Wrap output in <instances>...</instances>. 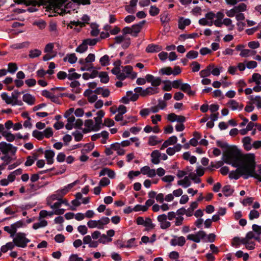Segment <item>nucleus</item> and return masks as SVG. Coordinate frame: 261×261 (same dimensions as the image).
<instances>
[{
	"instance_id": "f257e3e1",
	"label": "nucleus",
	"mask_w": 261,
	"mask_h": 261,
	"mask_svg": "<svg viewBox=\"0 0 261 261\" xmlns=\"http://www.w3.org/2000/svg\"><path fill=\"white\" fill-rule=\"evenodd\" d=\"M251 154H242L237 147H233L223 153L222 159L224 163L237 168L230 172L229 177L230 179L237 180L241 176L245 179L249 178Z\"/></svg>"
},
{
	"instance_id": "f03ea898",
	"label": "nucleus",
	"mask_w": 261,
	"mask_h": 261,
	"mask_svg": "<svg viewBox=\"0 0 261 261\" xmlns=\"http://www.w3.org/2000/svg\"><path fill=\"white\" fill-rule=\"evenodd\" d=\"M73 1H69V0H53L51 2V4L54 8L53 12L54 13H56L55 11L56 8H61V7H64L67 10L68 9H71L73 10H75V4L77 5H80L81 4H79L77 3H75L73 1V0H71Z\"/></svg>"
},
{
	"instance_id": "7ed1b4c3",
	"label": "nucleus",
	"mask_w": 261,
	"mask_h": 261,
	"mask_svg": "<svg viewBox=\"0 0 261 261\" xmlns=\"http://www.w3.org/2000/svg\"><path fill=\"white\" fill-rule=\"evenodd\" d=\"M13 237V241L16 246L21 248H25L31 240L26 238V234L24 232H18Z\"/></svg>"
},
{
	"instance_id": "20e7f679",
	"label": "nucleus",
	"mask_w": 261,
	"mask_h": 261,
	"mask_svg": "<svg viewBox=\"0 0 261 261\" xmlns=\"http://www.w3.org/2000/svg\"><path fill=\"white\" fill-rule=\"evenodd\" d=\"M17 150V147L14 146L12 144L7 143L6 142H0V151L5 155L11 153L12 155H15Z\"/></svg>"
},
{
	"instance_id": "39448f33",
	"label": "nucleus",
	"mask_w": 261,
	"mask_h": 261,
	"mask_svg": "<svg viewBox=\"0 0 261 261\" xmlns=\"http://www.w3.org/2000/svg\"><path fill=\"white\" fill-rule=\"evenodd\" d=\"M249 177H253L255 179H257L259 181L261 182V176L256 172V162L255 160V155L253 153L251 154L250 161L249 162Z\"/></svg>"
},
{
	"instance_id": "423d86ee",
	"label": "nucleus",
	"mask_w": 261,
	"mask_h": 261,
	"mask_svg": "<svg viewBox=\"0 0 261 261\" xmlns=\"http://www.w3.org/2000/svg\"><path fill=\"white\" fill-rule=\"evenodd\" d=\"M145 77L147 82L148 83H150L151 85L153 87H154V88H157L156 87L160 86L161 83L163 82L160 77H155L152 74H148L146 75Z\"/></svg>"
},
{
	"instance_id": "0eeeda50",
	"label": "nucleus",
	"mask_w": 261,
	"mask_h": 261,
	"mask_svg": "<svg viewBox=\"0 0 261 261\" xmlns=\"http://www.w3.org/2000/svg\"><path fill=\"white\" fill-rule=\"evenodd\" d=\"M174 238L172 239L170 241V245L173 246L178 245L179 246H183L186 243V239L184 237L180 236L177 237V236H174Z\"/></svg>"
},
{
	"instance_id": "6e6552de",
	"label": "nucleus",
	"mask_w": 261,
	"mask_h": 261,
	"mask_svg": "<svg viewBox=\"0 0 261 261\" xmlns=\"http://www.w3.org/2000/svg\"><path fill=\"white\" fill-rule=\"evenodd\" d=\"M146 23V20H142L139 23L133 24L132 26V30L133 32V36L136 37L138 36V33L141 31L143 25Z\"/></svg>"
},
{
	"instance_id": "1a4fd4ad",
	"label": "nucleus",
	"mask_w": 261,
	"mask_h": 261,
	"mask_svg": "<svg viewBox=\"0 0 261 261\" xmlns=\"http://www.w3.org/2000/svg\"><path fill=\"white\" fill-rule=\"evenodd\" d=\"M44 155L47 161V164L49 165L53 164L54 162L55 151L53 150H46L44 152Z\"/></svg>"
},
{
	"instance_id": "9d476101",
	"label": "nucleus",
	"mask_w": 261,
	"mask_h": 261,
	"mask_svg": "<svg viewBox=\"0 0 261 261\" xmlns=\"http://www.w3.org/2000/svg\"><path fill=\"white\" fill-rule=\"evenodd\" d=\"M162 49V47L160 45L154 44H150L148 45L146 48V51L147 53H158Z\"/></svg>"
},
{
	"instance_id": "9b49d317",
	"label": "nucleus",
	"mask_w": 261,
	"mask_h": 261,
	"mask_svg": "<svg viewBox=\"0 0 261 261\" xmlns=\"http://www.w3.org/2000/svg\"><path fill=\"white\" fill-rule=\"evenodd\" d=\"M161 156V152L158 150H153L151 153V162L154 164H158L160 163L159 158Z\"/></svg>"
},
{
	"instance_id": "f8f14e48",
	"label": "nucleus",
	"mask_w": 261,
	"mask_h": 261,
	"mask_svg": "<svg viewBox=\"0 0 261 261\" xmlns=\"http://www.w3.org/2000/svg\"><path fill=\"white\" fill-rule=\"evenodd\" d=\"M191 23V20L188 18H184V17H180L178 20V28L180 30H184L186 26L190 25Z\"/></svg>"
},
{
	"instance_id": "ddd939ff",
	"label": "nucleus",
	"mask_w": 261,
	"mask_h": 261,
	"mask_svg": "<svg viewBox=\"0 0 261 261\" xmlns=\"http://www.w3.org/2000/svg\"><path fill=\"white\" fill-rule=\"evenodd\" d=\"M251 140L250 137H245L242 139L244 148L246 151L251 150L252 147V145L251 144Z\"/></svg>"
},
{
	"instance_id": "4468645a",
	"label": "nucleus",
	"mask_w": 261,
	"mask_h": 261,
	"mask_svg": "<svg viewBox=\"0 0 261 261\" xmlns=\"http://www.w3.org/2000/svg\"><path fill=\"white\" fill-rule=\"evenodd\" d=\"M158 89V88H153L151 87H149L147 88L146 89H144L143 93H142L141 96L145 97L147 95H152L155 93H158L159 92Z\"/></svg>"
},
{
	"instance_id": "2eb2a0df",
	"label": "nucleus",
	"mask_w": 261,
	"mask_h": 261,
	"mask_svg": "<svg viewBox=\"0 0 261 261\" xmlns=\"http://www.w3.org/2000/svg\"><path fill=\"white\" fill-rule=\"evenodd\" d=\"M206 237V233L203 230H200L195 234L194 242L198 243L200 242V239L204 241Z\"/></svg>"
},
{
	"instance_id": "dca6fc26",
	"label": "nucleus",
	"mask_w": 261,
	"mask_h": 261,
	"mask_svg": "<svg viewBox=\"0 0 261 261\" xmlns=\"http://www.w3.org/2000/svg\"><path fill=\"white\" fill-rule=\"evenodd\" d=\"M23 101L27 103L29 105H33L34 103L35 99L30 94H25L22 97Z\"/></svg>"
},
{
	"instance_id": "f3484780",
	"label": "nucleus",
	"mask_w": 261,
	"mask_h": 261,
	"mask_svg": "<svg viewBox=\"0 0 261 261\" xmlns=\"http://www.w3.org/2000/svg\"><path fill=\"white\" fill-rule=\"evenodd\" d=\"M55 11H56V13H55L54 15H49V17L56 16L58 14L63 16L66 13H70V10H67L64 7H61V8H56Z\"/></svg>"
},
{
	"instance_id": "a211bd4d",
	"label": "nucleus",
	"mask_w": 261,
	"mask_h": 261,
	"mask_svg": "<svg viewBox=\"0 0 261 261\" xmlns=\"http://www.w3.org/2000/svg\"><path fill=\"white\" fill-rule=\"evenodd\" d=\"M48 29L50 32L53 33L54 36H57L58 35L56 22L53 20L50 21L48 26Z\"/></svg>"
},
{
	"instance_id": "6ab92c4d",
	"label": "nucleus",
	"mask_w": 261,
	"mask_h": 261,
	"mask_svg": "<svg viewBox=\"0 0 261 261\" xmlns=\"http://www.w3.org/2000/svg\"><path fill=\"white\" fill-rule=\"evenodd\" d=\"M234 190L231 189L230 185H226L222 189V192L226 197H229L232 195Z\"/></svg>"
},
{
	"instance_id": "aec40b11",
	"label": "nucleus",
	"mask_w": 261,
	"mask_h": 261,
	"mask_svg": "<svg viewBox=\"0 0 261 261\" xmlns=\"http://www.w3.org/2000/svg\"><path fill=\"white\" fill-rule=\"evenodd\" d=\"M198 203L196 201L192 202L190 206V207L187 210L186 216L187 217H191L193 215V211L197 207Z\"/></svg>"
},
{
	"instance_id": "412c9836",
	"label": "nucleus",
	"mask_w": 261,
	"mask_h": 261,
	"mask_svg": "<svg viewBox=\"0 0 261 261\" xmlns=\"http://www.w3.org/2000/svg\"><path fill=\"white\" fill-rule=\"evenodd\" d=\"M25 225V223L23 221V220H19L17 221L16 222L11 225V227L13 228V231L15 233H17V228L23 227Z\"/></svg>"
},
{
	"instance_id": "4be33fe9",
	"label": "nucleus",
	"mask_w": 261,
	"mask_h": 261,
	"mask_svg": "<svg viewBox=\"0 0 261 261\" xmlns=\"http://www.w3.org/2000/svg\"><path fill=\"white\" fill-rule=\"evenodd\" d=\"M256 51L255 50H251L248 49H243L240 54V56L242 57H247L252 56L256 54Z\"/></svg>"
},
{
	"instance_id": "5701e85b",
	"label": "nucleus",
	"mask_w": 261,
	"mask_h": 261,
	"mask_svg": "<svg viewBox=\"0 0 261 261\" xmlns=\"http://www.w3.org/2000/svg\"><path fill=\"white\" fill-rule=\"evenodd\" d=\"M99 77L100 78V82L102 83H108L110 80L109 76L107 72L102 71L99 72Z\"/></svg>"
},
{
	"instance_id": "b1692460",
	"label": "nucleus",
	"mask_w": 261,
	"mask_h": 261,
	"mask_svg": "<svg viewBox=\"0 0 261 261\" xmlns=\"http://www.w3.org/2000/svg\"><path fill=\"white\" fill-rule=\"evenodd\" d=\"M157 136H151L149 138L148 140V144L151 146L156 145L163 141V140H157Z\"/></svg>"
},
{
	"instance_id": "393cba45",
	"label": "nucleus",
	"mask_w": 261,
	"mask_h": 261,
	"mask_svg": "<svg viewBox=\"0 0 261 261\" xmlns=\"http://www.w3.org/2000/svg\"><path fill=\"white\" fill-rule=\"evenodd\" d=\"M216 143H217V145L218 146H219L222 148L227 149V150L225 151H224L223 152V153L224 152H226L227 151L229 150V149H230L233 147H237L236 146H230L228 143H227L226 142H223L220 140L217 141Z\"/></svg>"
},
{
	"instance_id": "a878e982",
	"label": "nucleus",
	"mask_w": 261,
	"mask_h": 261,
	"mask_svg": "<svg viewBox=\"0 0 261 261\" xmlns=\"http://www.w3.org/2000/svg\"><path fill=\"white\" fill-rule=\"evenodd\" d=\"M2 135L8 142H13L15 139V136L10 132H4Z\"/></svg>"
},
{
	"instance_id": "bb28decb",
	"label": "nucleus",
	"mask_w": 261,
	"mask_h": 261,
	"mask_svg": "<svg viewBox=\"0 0 261 261\" xmlns=\"http://www.w3.org/2000/svg\"><path fill=\"white\" fill-rule=\"evenodd\" d=\"M101 66H107L110 64V58L108 55H105L100 58L99 60Z\"/></svg>"
},
{
	"instance_id": "cd10ccee",
	"label": "nucleus",
	"mask_w": 261,
	"mask_h": 261,
	"mask_svg": "<svg viewBox=\"0 0 261 261\" xmlns=\"http://www.w3.org/2000/svg\"><path fill=\"white\" fill-rule=\"evenodd\" d=\"M1 159L4 161L3 165L6 166L9 165L13 161V157L11 156L9 154H5L4 156H1Z\"/></svg>"
},
{
	"instance_id": "c85d7f7f",
	"label": "nucleus",
	"mask_w": 261,
	"mask_h": 261,
	"mask_svg": "<svg viewBox=\"0 0 261 261\" xmlns=\"http://www.w3.org/2000/svg\"><path fill=\"white\" fill-rule=\"evenodd\" d=\"M29 45V42H23L20 43H16L12 45V48L16 49H21L25 47H28Z\"/></svg>"
},
{
	"instance_id": "c756f323",
	"label": "nucleus",
	"mask_w": 261,
	"mask_h": 261,
	"mask_svg": "<svg viewBox=\"0 0 261 261\" xmlns=\"http://www.w3.org/2000/svg\"><path fill=\"white\" fill-rule=\"evenodd\" d=\"M127 96L130 97V101H136L138 100L139 97V95L137 93H133L132 91H128L126 93Z\"/></svg>"
},
{
	"instance_id": "7c9ffc66",
	"label": "nucleus",
	"mask_w": 261,
	"mask_h": 261,
	"mask_svg": "<svg viewBox=\"0 0 261 261\" xmlns=\"http://www.w3.org/2000/svg\"><path fill=\"white\" fill-rule=\"evenodd\" d=\"M90 27L92 29L90 32L91 35L94 37L97 36L99 33V30L97 29L98 25L96 23H92Z\"/></svg>"
},
{
	"instance_id": "2f4dec72",
	"label": "nucleus",
	"mask_w": 261,
	"mask_h": 261,
	"mask_svg": "<svg viewBox=\"0 0 261 261\" xmlns=\"http://www.w3.org/2000/svg\"><path fill=\"white\" fill-rule=\"evenodd\" d=\"M8 72L11 73H15L18 69L17 65L15 63H9L8 65Z\"/></svg>"
},
{
	"instance_id": "473e14b6",
	"label": "nucleus",
	"mask_w": 261,
	"mask_h": 261,
	"mask_svg": "<svg viewBox=\"0 0 261 261\" xmlns=\"http://www.w3.org/2000/svg\"><path fill=\"white\" fill-rule=\"evenodd\" d=\"M84 148L81 150L82 154H84L86 152H88L92 150L94 147V144L93 143H87L84 145Z\"/></svg>"
},
{
	"instance_id": "72a5a7b5",
	"label": "nucleus",
	"mask_w": 261,
	"mask_h": 261,
	"mask_svg": "<svg viewBox=\"0 0 261 261\" xmlns=\"http://www.w3.org/2000/svg\"><path fill=\"white\" fill-rule=\"evenodd\" d=\"M47 225V221L43 220L40 221L39 222L35 223L33 225V228L34 229H37L40 227H43Z\"/></svg>"
},
{
	"instance_id": "f704fd0d",
	"label": "nucleus",
	"mask_w": 261,
	"mask_h": 261,
	"mask_svg": "<svg viewBox=\"0 0 261 261\" xmlns=\"http://www.w3.org/2000/svg\"><path fill=\"white\" fill-rule=\"evenodd\" d=\"M41 54V51L38 49H35L31 50L29 52V56L30 58H35L40 56Z\"/></svg>"
},
{
	"instance_id": "c9c22d12",
	"label": "nucleus",
	"mask_w": 261,
	"mask_h": 261,
	"mask_svg": "<svg viewBox=\"0 0 261 261\" xmlns=\"http://www.w3.org/2000/svg\"><path fill=\"white\" fill-rule=\"evenodd\" d=\"M159 73L163 75L165 74L169 75H171V74H173V70L171 67H167L165 68H163L161 69H160L159 71Z\"/></svg>"
},
{
	"instance_id": "e433bc0d",
	"label": "nucleus",
	"mask_w": 261,
	"mask_h": 261,
	"mask_svg": "<svg viewBox=\"0 0 261 261\" xmlns=\"http://www.w3.org/2000/svg\"><path fill=\"white\" fill-rule=\"evenodd\" d=\"M87 49L88 46L86 45V43L83 41V43L76 47L75 51L77 53H83L85 51H86L87 50Z\"/></svg>"
},
{
	"instance_id": "4c0bfd02",
	"label": "nucleus",
	"mask_w": 261,
	"mask_h": 261,
	"mask_svg": "<svg viewBox=\"0 0 261 261\" xmlns=\"http://www.w3.org/2000/svg\"><path fill=\"white\" fill-rule=\"evenodd\" d=\"M100 40V39L98 38H94V39H86L84 40V42L86 43V45H89L90 46L95 45L97 42Z\"/></svg>"
},
{
	"instance_id": "58836bf2",
	"label": "nucleus",
	"mask_w": 261,
	"mask_h": 261,
	"mask_svg": "<svg viewBox=\"0 0 261 261\" xmlns=\"http://www.w3.org/2000/svg\"><path fill=\"white\" fill-rule=\"evenodd\" d=\"M252 81L257 85L261 84V74L257 73H253L252 75Z\"/></svg>"
},
{
	"instance_id": "ea45409f",
	"label": "nucleus",
	"mask_w": 261,
	"mask_h": 261,
	"mask_svg": "<svg viewBox=\"0 0 261 261\" xmlns=\"http://www.w3.org/2000/svg\"><path fill=\"white\" fill-rule=\"evenodd\" d=\"M32 136L38 140H42L44 138L43 133L37 130L33 131Z\"/></svg>"
},
{
	"instance_id": "a19ab883",
	"label": "nucleus",
	"mask_w": 261,
	"mask_h": 261,
	"mask_svg": "<svg viewBox=\"0 0 261 261\" xmlns=\"http://www.w3.org/2000/svg\"><path fill=\"white\" fill-rule=\"evenodd\" d=\"M95 124L94 125V127L93 128V130L95 132L98 131L101 128V125L102 124V120L98 119L97 118H94Z\"/></svg>"
},
{
	"instance_id": "79ce46f5",
	"label": "nucleus",
	"mask_w": 261,
	"mask_h": 261,
	"mask_svg": "<svg viewBox=\"0 0 261 261\" xmlns=\"http://www.w3.org/2000/svg\"><path fill=\"white\" fill-rule=\"evenodd\" d=\"M249 219L250 220H252L254 219H257L259 217V213L258 211L253 210L250 211L249 215Z\"/></svg>"
},
{
	"instance_id": "37998d69",
	"label": "nucleus",
	"mask_w": 261,
	"mask_h": 261,
	"mask_svg": "<svg viewBox=\"0 0 261 261\" xmlns=\"http://www.w3.org/2000/svg\"><path fill=\"white\" fill-rule=\"evenodd\" d=\"M198 36H199L198 34L196 33H194L190 34H182L179 36V38H182V39L185 40L188 38H194Z\"/></svg>"
},
{
	"instance_id": "c03bdc74",
	"label": "nucleus",
	"mask_w": 261,
	"mask_h": 261,
	"mask_svg": "<svg viewBox=\"0 0 261 261\" xmlns=\"http://www.w3.org/2000/svg\"><path fill=\"white\" fill-rule=\"evenodd\" d=\"M149 14L152 16L157 15L160 12V9L156 6H151L149 10Z\"/></svg>"
},
{
	"instance_id": "a18cd8bd",
	"label": "nucleus",
	"mask_w": 261,
	"mask_h": 261,
	"mask_svg": "<svg viewBox=\"0 0 261 261\" xmlns=\"http://www.w3.org/2000/svg\"><path fill=\"white\" fill-rule=\"evenodd\" d=\"M198 55V53L195 50H190L186 55V57L189 59H196Z\"/></svg>"
},
{
	"instance_id": "49530a36",
	"label": "nucleus",
	"mask_w": 261,
	"mask_h": 261,
	"mask_svg": "<svg viewBox=\"0 0 261 261\" xmlns=\"http://www.w3.org/2000/svg\"><path fill=\"white\" fill-rule=\"evenodd\" d=\"M246 7H247V6L244 3H241L238 6L234 7L237 13H238L240 12H243V11H246Z\"/></svg>"
},
{
	"instance_id": "de8ad7c7",
	"label": "nucleus",
	"mask_w": 261,
	"mask_h": 261,
	"mask_svg": "<svg viewBox=\"0 0 261 261\" xmlns=\"http://www.w3.org/2000/svg\"><path fill=\"white\" fill-rule=\"evenodd\" d=\"M1 98L5 100L6 103L9 105L12 103V99L10 97L7 93L4 92L1 94Z\"/></svg>"
},
{
	"instance_id": "09e8293b",
	"label": "nucleus",
	"mask_w": 261,
	"mask_h": 261,
	"mask_svg": "<svg viewBox=\"0 0 261 261\" xmlns=\"http://www.w3.org/2000/svg\"><path fill=\"white\" fill-rule=\"evenodd\" d=\"M227 104L232 110L238 109L239 103L234 100H230Z\"/></svg>"
},
{
	"instance_id": "8fccbe9b",
	"label": "nucleus",
	"mask_w": 261,
	"mask_h": 261,
	"mask_svg": "<svg viewBox=\"0 0 261 261\" xmlns=\"http://www.w3.org/2000/svg\"><path fill=\"white\" fill-rule=\"evenodd\" d=\"M72 135L74 136L75 141L77 142L82 140L83 137V134L77 130L73 132Z\"/></svg>"
},
{
	"instance_id": "3c124183",
	"label": "nucleus",
	"mask_w": 261,
	"mask_h": 261,
	"mask_svg": "<svg viewBox=\"0 0 261 261\" xmlns=\"http://www.w3.org/2000/svg\"><path fill=\"white\" fill-rule=\"evenodd\" d=\"M44 137H46V138H49L51 137L53 134V129L51 127L46 128L43 132Z\"/></svg>"
},
{
	"instance_id": "603ef678",
	"label": "nucleus",
	"mask_w": 261,
	"mask_h": 261,
	"mask_svg": "<svg viewBox=\"0 0 261 261\" xmlns=\"http://www.w3.org/2000/svg\"><path fill=\"white\" fill-rule=\"evenodd\" d=\"M216 237V236L214 233H210L208 235L206 234V238H205L204 241L213 243V242H215Z\"/></svg>"
},
{
	"instance_id": "864d4df0",
	"label": "nucleus",
	"mask_w": 261,
	"mask_h": 261,
	"mask_svg": "<svg viewBox=\"0 0 261 261\" xmlns=\"http://www.w3.org/2000/svg\"><path fill=\"white\" fill-rule=\"evenodd\" d=\"M67 56L68 57V61L70 64H74L77 61V58L74 53L68 54Z\"/></svg>"
},
{
	"instance_id": "5fc2aeb1",
	"label": "nucleus",
	"mask_w": 261,
	"mask_h": 261,
	"mask_svg": "<svg viewBox=\"0 0 261 261\" xmlns=\"http://www.w3.org/2000/svg\"><path fill=\"white\" fill-rule=\"evenodd\" d=\"M163 83H168V84H165V86L163 87V90L165 91H170L172 90V86L171 85V82L169 80L164 81H163Z\"/></svg>"
},
{
	"instance_id": "6e6d98bb",
	"label": "nucleus",
	"mask_w": 261,
	"mask_h": 261,
	"mask_svg": "<svg viewBox=\"0 0 261 261\" xmlns=\"http://www.w3.org/2000/svg\"><path fill=\"white\" fill-rule=\"evenodd\" d=\"M110 180L107 177H103L99 181V186L101 187H106L109 185Z\"/></svg>"
},
{
	"instance_id": "4d7b16f0",
	"label": "nucleus",
	"mask_w": 261,
	"mask_h": 261,
	"mask_svg": "<svg viewBox=\"0 0 261 261\" xmlns=\"http://www.w3.org/2000/svg\"><path fill=\"white\" fill-rule=\"evenodd\" d=\"M144 226L150 227V228H153L155 225L152 223V221L150 218H146L145 221H144Z\"/></svg>"
},
{
	"instance_id": "13d9d810",
	"label": "nucleus",
	"mask_w": 261,
	"mask_h": 261,
	"mask_svg": "<svg viewBox=\"0 0 261 261\" xmlns=\"http://www.w3.org/2000/svg\"><path fill=\"white\" fill-rule=\"evenodd\" d=\"M55 241L57 243H63L65 240V237L62 234H58L55 237Z\"/></svg>"
},
{
	"instance_id": "bf43d9fd",
	"label": "nucleus",
	"mask_w": 261,
	"mask_h": 261,
	"mask_svg": "<svg viewBox=\"0 0 261 261\" xmlns=\"http://www.w3.org/2000/svg\"><path fill=\"white\" fill-rule=\"evenodd\" d=\"M148 210V207L144 205H142L140 204H137L134 208L133 210L135 212H138L140 211H142L143 212H145Z\"/></svg>"
},
{
	"instance_id": "052dcab7",
	"label": "nucleus",
	"mask_w": 261,
	"mask_h": 261,
	"mask_svg": "<svg viewBox=\"0 0 261 261\" xmlns=\"http://www.w3.org/2000/svg\"><path fill=\"white\" fill-rule=\"evenodd\" d=\"M34 24L37 25L40 29H43L46 26V22L42 20L35 21Z\"/></svg>"
},
{
	"instance_id": "680f3d73",
	"label": "nucleus",
	"mask_w": 261,
	"mask_h": 261,
	"mask_svg": "<svg viewBox=\"0 0 261 261\" xmlns=\"http://www.w3.org/2000/svg\"><path fill=\"white\" fill-rule=\"evenodd\" d=\"M81 75L76 72L69 73L68 74V79L70 81L78 79L81 77Z\"/></svg>"
},
{
	"instance_id": "e2e57ef3",
	"label": "nucleus",
	"mask_w": 261,
	"mask_h": 261,
	"mask_svg": "<svg viewBox=\"0 0 261 261\" xmlns=\"http://www.w3.org/2000/svg\"><path fill=\"white\" fill-rule=\"evenodd\" d=\"M78 231L82 235H85L87 233L88 229L85 225H80L77 227Z\"/></svg>"
},
{
	"instance_id": "0e129e2a",
	"label": "nucleus",
	"mask_w": 261,
	"mask_h": 261,
	"mask_svg": "<svg viewBox=\"0 0 261 261\" xmlns=\"http://www.w3.org/2000/svg\"><path fill=\"white\" fill-rule=\"evenodd\" d=\"M69 192L68 188L65 187L63 189L59 190L57 191L58 193L59 197L62 198L65 195H66Z\"/></svg>"
},
{
	"instance_id": "69168bd1",
	"label": "nucleus",
	"mask_w": 261,
	"mask_h": 261,
	"mask_svg": "<svg viewBox=\"0 0 261 261\" xmlns=\"http://www.w3.org/2000/svg\"><path fill=\"white\" fill-rule=\"evenodd\" d=\"M189 177L195 183H199L200 182V179L197 177V175L193 172L190 173Z\"/></svg>"
},
{
	"instance_id": "338daca9",
	"label": "nucleus",
	"mask_w": 261,
	"mask_h": 261,
	"mask_svg": "<svg viewBox=\"0 0 261 261\" xmlns=\"http://www.w3.org/2000/svg\"><path fill=\"white\" fill-rule=\"evenodd\" d=\"M69 261H84V260L82 257H79L77 254H72L70 256Z\"/></svg>"
},
{
	"instance_id": "774afa93",
	"label": "nucleus",
	"mask_w": 261,
	"mask_h": 261,
	"mask_svg": "<svg viewBox=\"0 0 261 261\" xmlns=\"http://www.w3.org/2000/svg\"><path fill=\"white\" fill-rule=\"evenodd\" d=\"M253 231L257 234H261V226L257 224H253L252 226Z\"/></svg>"
}]
</instances>
